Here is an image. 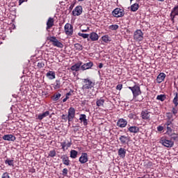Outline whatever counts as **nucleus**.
<instances>
[{"label":"nucleus","mask_w":178,"mask_h":178,"mask_svg":"<svg viewBox=\"0 0 178 178\" xmlns=\"http://www.w3.org/2000/svg\"><path fill=\"white\" fill-rule=\"evenodd\" d=\"M104 104H105V99H104L102 97L97 99L96 101L97 106H102V108H104Z\"/></svg>","instance_id":"obj_27"},{"label":"nucleus","mask_w":178,"mask_h":178,"mask_svg":"<svg viewBox=\"0 0 178 178\" xmlns=\"http://www.w3.org/2000/svg\"><path fill=\"white\" fill-rule=\"evenodd\" d=\"M172 103L174 104L175 108H177L178 106V93L175 94V96L172 100Z\"/></svg>","instance_id":"obj_34"},{"label":"nucleus","mask_w":178,"mask_h":178,"mask_svg":"<svg viewBox=\"0 0 178 178\" xmlns=\"http://www.w3.org/2000/svg\"><path fill=\"white\" fill-rule=\"evenodd\" d=\"M76 116V109L73 107H70L68 109V122H70L74 119Z\"/></svg>","instance_id":"obj_9"},{"label":"nucleus","mask_w":178,"mask_h":178,"mask_svg":"<svg viewBox=\"0 0 178 178\" xmlns=\"http://www.w3.org/2000/svg\"><path fill=\"white\" fill-rule=\"evenodd\" d=\"M47 116H49V111H45L44 113H42V114H39L38 116V119L39 120H42V119H44V118H47Z\"/></svg>","instance_id":"obj_28"},{"label":"nucleus","mask_w":178,"mask_h":178,"mask_svg":"<svg viewBox=\"0 0 178 178\" xmlns=\"http://www.w3.org/2000/svg\"><path fill=\"white\" fill-rule=\"evenodd\" d=\"M64 31L66 35L72 37V35H73V25L70 23L65 24L64 26Z\"/></svg>","instance_id":"obj_5"},{"label":"nucleus","mask_w":178,"mask_h":178,"mask_svg":"<svg viewBox=\"0 0 178 178\" xmlns=\"http://www.w3.org/2000/svg\"><path fill=\"white\" fill-rule=\"evenodd\" d=\"M65 98H66L67 99H69V96H67V95H66Z\"/></svg>","instance_id":"obj_57"},{"label":"nucleus","mask_w":178,"mask_h":178,"mask_svg":"<svg viewBox=\"0 0 178 178\" xmlns=\"http://www.w3.org/2000/svg\"><path fill=\"white\" fill-rule=\"evenodd\" d=\"M47 40L49 41V42L52 43L53 47H56L57 48H63V44L59 42L56 37L50 36L47 38Z\"/></svg>","instance_id":"obj_4"},{"label":"nucleus","mask_w":178,"mask_h":178,"mask_svg":"<svg viewBox=\"0 0 178 178\" xmlns=\"http://www.w3.org/2000/svg\"><path fill=\"white\" fill-rule=\"evenodd\" d=\"M128 131H129V133H134V134H137V133L140 131V128L136 126L129 127L128 128Z\"/></svg>","instance_id":"obj_21"},{"label":"nucleus","mask_w":178,"mask_h":178,"mask_svg":"<svg viewBox=\"0 0 178 178\" xmlns=\"http://www.w3.org/2000/svg\"><path fill=\"white\" fill-rule=\"evenodd\" d=\"M54 22L55 21L54 20V18L49 17L47 22V30H49L51 27H53Z\"/></svg>","instance_id":"obj_23"},{"label":"nucleus","mask_w":178,"mask_h":178,"mask_svg":"<svg viewBox=\"0 0 178 178\" xmlns=\"http://www.w3.org/2000/svg\"><path fill=\"white\" fill-rule=\"evenodd\" d=\"M61 159L63 165L70 166V160H69V157L67 155L62 156Z\"/></svg>","instance_id":"obj_20"},{"label":"nucleus","mask_w":178,"mask_h":178,"mask_svg":"<svg viewBox=\"0 0 178 178\" xmlns=\"http://www.w3.org/2000/svg\"><path fill=\"white\" fill-rule=\"evenodd\" d=\"M68 172L69 170H67V168H64L63 170V173H62L63 176H65V177L67 176Z\"/></svg>","instance_id":"obj_45"},{"label":"nucleus","mask_w":178,"mask_h":178,"mask_svg":"<svg viewBox=\"0 0 178 178\" xmlns=\"http://www.w3.org/2000/svg\"><path fill=\"white\" fill-rule=\"evenodd\" d=\"M66 95H67V97H70V95H72V92H67V93L66 94Z\"/></svg>","instance_id":"obj_54"},{"label":"nucleus","mask_w":178,"mask_h":178,"mask_svg":"<svg viewBox=\"0 0 178 178\" xmlns=\"http://www.w3.org/2000/svg\"><path fill=\"white\" fill-rule=\"evenodd\" d=\"M66 101H67V99L66 97H65L63 99V102H66Z\"/></svg>","instance_id":"obj_55"},{"label":"nucleus","mask_w":178,"mask_h":178,"mask_svg":"<svg viewBox=\"0 0 178 178\" xmlns=\"http://www.w3.org/2000/svg\"><path fill=\"white\" fill-rule=\"evenodd\" d=\"M113 16L114 17H123L124 16V10L116 8L113 12H112Z\"/></svg>","instance_id":"obj_7"},{"label":"nucleus","mask_w":178,"mask_h":178,"mask_svg":"<svg viewBox=\"0 0 178 178\" xmlns=\"http://www.w3.org/2000/svg\"><path fill=\"white\" fill-rule=\"evenodd\" d=\"M5 163H7L8 166H13L14 161L13 160L6 159Z\"/></svg>","instance_id":"obj_41"},{"label":"nucleus","mask_w":178,"mask_h":178,"mask_svg":"<svg viewBox=\"0 0 178 178\" xmlns=\"http://www.w3.org/2000/svg\"><path fill=\"white\" fill-rule=\"evenodd\" d=\"M94 66V63L92 62H89L84 63L83 65H81V70L84 71V70H88V69H91Z\"/></svg>","instance_id":"obj_14"},{"label":"nucleus","mask_w":178,"mask_h":178,"mask_svg":"<svg viewBox=\"0 0 178 178\" xmlns=\"http://www.w3.org/2000/svg\"><path fill=\"white\" fill-rule=\"evenodd\" d=\"M140 117L143 120H151V112L148 111V110H143L140 113Z\"/></svg>","instance_id":"obj_8"},{"label":"nucleus","mask_w":178,"mask_h":178,"mask_svg":"<svg viewBox=\"0 0 178 178\" xmlns=\"http://www.w3.org/2000/svg\"><path fill=\"white\" fill-rule=\"evenodd\" d=\"M24 2V0H19V5H22Z\"/></svg>","instance_id":"obj_53"},{"label":"nucleus","mask_w":178,"mask_h":178,"mask_svg":"<svg viewBox=\"0 0 178 178\" xmlns=\"http://www.w3.org/2000/svg\"><path fill=\"white\" fill-rule=\"evenodd\" d=\"M83 13V7L81 6H76L73 10H72V15L73 16H80Z\"/></svg>","instance_id":"obj_12"},{"label":"nucleus","mask_w":178,"mask_h":178,"mask_svg":"<svg viewBox=\"0 0 178 178\" xmlns=\"http://www.w3.org/2000/svg\"><path fill=\"white\" fill-rule=\"evenodd\" d=\"M84 0H78V2H83Z\"/></svg>","instance_id":"obj_58"},{"label":"nucleus","mask_w":178,"mask_h":178,"mask_svg":"<svg viewBox=\"0 0 178 178\" xmlns=\"http://www.w3.org/2000/svg\"><path fill=\"white\" fill-rule=\"evenodd\" d=\"M99 38V36L97 33L95 32L90 33V39L91 40V41H98Z\"/></svg>","instance_id":"obj_24"},{"label":"nucleus","mask_w":178,"mask_h":178,"mask_svg":"<svg viewBox=\"0 0 178 178\" xmlns=\"http://www.w3.org/2000/svg\"><path fill=\"white\" fill-rule=\"evenodd\" d=\"M102 40L104 42H108L109 41V36L108 35H105L102 37Z\"/></svg>","instance_id":"obj_40"},{"label":"nucleus","mask_w":178,"mask_h":178,"mask_svg":"<svg viewBox=\"0 0 178 178\" xmlns=\"http://www.w3.org/2000/svg\"><path fill=\"white\" fill-rule=\"evenodd\" d=\"M61 149L63 151H66L67 149H69L70 147H72V142L66 140L60 143Z\"/></svg>","instance_id":"obj_10"},{"label":"nucleus","mask_w":178,"mask_h":178,"mask_svg":"<svg viewBox=\"0 0 178 178\" xmlns=\"http://www.w3.org/2000/svg\"><path fill=\"white\" fill-rule=\"evenodd\" d=\"M74 47L76 51H78L79 52L80 51H82L84 49V47L83 46V44H81L79 43H75Z\"/></svg>","instance_id":"obj_30"},{"label":"nucleus","mask_w":178,"mask_h":178,"mask_svg":"<svg viewBox=\"0 0 178 178\" xmlns=\"http://www.w3.org/2000/svg\"><path fill=\"white\" fill-rule=\"evenodd\" d=\"M118 155L120 158H124L126 156V149L121 147L118 150Z\"/></svg>","instance_id":"obj_26"},{"label":"nucleus","mask_w":178,"mask_h":178,"mask_svg":"<svg viewBox=\"0 0 178 178\" xmlns=\"http://www.w3.org/2000/svg\"><path fill=\"white\" fill-rule=\"evenodd\" d=\"M3 140L5 141H15L16 140V136L12 134H7L3 136Z\"/></svg>","instance_id":"obj_17"},{"label":"nucleus","mask_w":178,"mask_h":178,"mask_svg":"<svg viewBox=\"0 0 178 178\" xmlns=\"http://www.w3.org/2000/svg\"><path fill=\"white\" fill-rule=\"evenodd\" d=\"M129 90H131L133 94V101L135 102H141L143 98V96H140L142 94L141 88L140 86L135 84L134 86H128Z\"/></svg>","instance_id":"obj_1"},{"label":"nucleus","mask_w":178,"mask_h":178,"mask_svg":"<svg viewBox=\"0 0 178 178\" xmlns=\"http://www.w3.org/2000/svg\"><path fill=\"white\" fill-rule=\"evenodd\" d=\"M156 99H158V101H161V102H163V101H165V99H166V95H157Z\"/></svg>","instance_id":"obj_35"},{"label":"nucleus","mask_w":178,"mask_h":178,"mask_svg":"<svg viewBox=\"0 0 178 178\" xmlns=\"http://www.w3.org/2000/svg\"><path fill=\"white\" fill-rule=\"evenodd\" d=\"M104 67V64L102 63H100L99 64V69H102Z\"/></svg>","instance_id":"obj_50"},{"label":"nucleus","mask_w":178,"mask_h":178,"mask_svg":"<svg viewBox=\"0 0 178 178\" xmlns=\"http://www.w3.org/2000/svg\"><path fill=\"white\" fill-rule=\"evenodd\" d=\"M119 140L121 144H127V143L130 140V137L122 135V136H120V137L119 138Z\"/></svg>","instance_id":"obj_19"},{"label":"nucleus","mask_w":178,"mask_h":178,"mask_svg":"<svg viewBox=\"0 0 178 178\" xmlns=\"http://www.w3.org/2000/svg\"><path fill=\"white\" fill-rule=\"evenodd\" d=\"M61 119H62V120H64V122H67V120H69L68 115L67 116V115H65V114H63V115L61 116Z\"/></svg>","instance_id":"obj_44"},{"label":"nucleus","mask_w":178,"mask_h":178,"mask_svg":"<svg viewBox=\"0 0 178 178\" xmlns=\"http://www.w3.org/2000/svg\"><path fill=\"white\" fill-rule=\"evenodd\" d=\"M79 152L74 149H72L70 151V158H72V159H76L77 158Z\"/></svg>","instance_id":"obj_33"},{"label":"nucleus","mask_w":178,"mask_h":178,"mask_svg":"<svg viewBox=\"0 0 178 178\" xmlns=\"http://www.w3.org/2000/svg\"><path fill=\"white\" fill-rule=\"evenodd\" d=\"M83 83L82 90H91L94 88V86H95V82H93L88 78L83 79Z\"/></svg>","instance_id":"obj_2"},{"label":"nucleus","mask_w":178,"mask_h":178,"mask_svg":"<svg viewBox=\"0 0 178 178\" xmlns=\"http://www.w3.org/2000/svg\"><path fill=\"white\" fill-rule=\"evenodd\" d=\"M1 178H10V176H9V173L8 172H4L2 175Z\"/></svg>","instance_id":"obj_47"},{"label":"nucleus","mask_w":178,"mask_h":178,"mask_svg":"<svg viewBox=\"0 0 178 178\" xmlns=\"http://www.w3.org/2000/svg\"><path fill=\"white\" fill-rule=\"evenodd\" d=\"M160 144H162L166 148H172L175 145V142L166 138V137H162L160 139Z\"/></svg>","instance_id":"obj_3"},{"label":"nucleus","mask_w":178,"mask_h":178,"mask_svg":"<svg viewBox=\"0 0 178 178\" xmlns=\"http://www.w3.org/2000/svg\"><path fill=\"white\" fill-rule=\"evenodd\" d=\"M128 118H129V119H133L134 118L133 113H129V115H128Z\"/></svg>","instance_id":"obj_52"},{"label":"nucleus","mask_w":178,"mask_h":178,"mask_svg":"<svg viewBox=\"0 0 178 178\" xmlns=\"http://www.w3.org/2000/svg\"><path fill=\"white\" fill-rule=\"evenodd\" d=\"M122 88H123L122 84H118L116 86V90H119L120 91V90H122Z\"/></svg>","instance_id":"obj_48"},{"label":"nucleus","mask_w":178,"mask_h":178,"mask_svg":"<svg viewBox=\"0 0 178 178\" xmlns=\"http://www.w3.org/2000/svg\"><path fill=\"white\" fill-rule=\"evenodd\" d=\"M157 130H158V131H163V127H162V126L157 127Z\"/></svg>","instance_id":"obj_49"},{"label":"nucleus","mask_w":178,"mask_h":178,"mask_svg":"<svg viewBox=\"0 0 178 178\" xmlns=\"http://www.w3.org/2000/svg\"><path fill=\"white\" fill-rule=\"evenodd\" d=\"M81 65H83V62L79 61L74 65L71 66L70 69L72 70V72H79V70H80V67H81Z\"/></svg>","instance_id":"obj_16"},{"label":"nucleus","mask_w":178,"mask_h":178,"mask_svg":"<svg viewBox=\"0 0 178 178\" xmlns=\"http://www.w3.org/2000/svg\"><path fill=\"white\" fill-rule=\"evenodd\" d=\"M88 41H90V39H89V38H88Z\"/></svg>","instance_id":"obj_59"},{"label":"nucleus","mask_w":178,"mask_h":178,"mask_svg":"<svg viewBox=\"0 0 178 178\" xmlns=\"http://www.w3.org/2000/svg\"><path fill=\"white\" fill-rule=\"evenodd\" d=\"M131 1H133V0H130Z\"/></svg>","instance_id":"obj_60"},{"label":"nucleus","mask_w":178,"mask_h":178,"mask_svg":"<svg viewBox=\"0 0 178 178\" xmlns=\"http://www.w3.org/2000/svg\"><path fill=\"white\" fill-rule=\"evenodd\" d=\"M79 161L80 163H87L88 162V154L87 153H82Z\"/></svg>","instance_id":"obj_15"},{"label":"nucleus","mask_w":178,"mask_h":178,"mask_svg":"<svg viewBox=\"0 0 178 178\" xmlns=\"http://www.w3.org/2000/svg\"><path fill=\"white\" fill-rule=\"evenodd\" d=\"M110 30L115 31L119 29V25L118 24H113L109 26Z\"/></svg>","instance_id":"obj_39"},{"label":"nucleus","mask_w":178,"mask_h":178,"mask_svg":"<svg viewBox=\"0 0 178 178\" xmlns=\"http://www.w3.org/2000/svg\"><path fill=\"white\" fill-rule=\"evenodd\" d=\"M54 90H59L60 88V80H56V82L53 84Z\"/></svg>","instance_id":"obj_32"},{"label":"nucleus","mask_w":178,"mask_h":178,"mask_svg":"<svg viewBox=\"0 0 178 178\" xmlns=\"http://www.w3.org/2000/svg\"><path fill=\"white\" fill-rule=\"evenodd\" d=\"M172 113L176 116L177 115V109L176 108V106L172 107Z\"/></svg>","instance_id":"obj_46"},{"label":"nucleus","mask_w":178,"mask_h":178,"mask_svg":"<svg viewBox=\"0 0 178 178\" xmlns=\"http://www.w3.org/2000/svg\"><path fill=\"white\" fill-rule=\"evenodd\" d=\"M139 8H140V5L137 3H135L131 6V12H137Z\"/></svg>","instance_id":"obj_29"},{"label":"nucleus","mask_w":178,"mask_h":178,"mask_svg":"<svg viewBox=\"0 0 178 178\" xmlns=\"http://www.w3.org/2000/svg\"><path fill=\"white\" fill-rule=\"evenodd\" d=\"M172 140H174V141H178V134H172L171 135Z\"/></svg>","instance_id":"obj_43"},{"label":"nucleus","mask_w":178,"mask_h":178,"mask_svg":"<svg viewBox=\"0 0 178 178\" xmlns=\"http://www.w3.org/2000/svg\"><path fill=\"white\" fill-rule=\"evenodd\" d=\"M29 172H31V173H35V169L31 168L29 170Z\"/></svg>","instance_id":"obj_51"},{"label":"nucleus","mask_w":178,"mask_h":178,"mask_svg":"<svg viewBox=\"0 0 178 178\" xmlns=\"http://www.w3.org/2000/svg\"><path fill=\"white\" fill-rule=\"evenodd\" d=\"M79 120L81 123L83 124V126H87V124H88V122H87V115H86V114H81L79 115Z\"/></svg>","instance_id":"obj_18"},{"label":"nucleus","mask_w":178,"mask_h":178,"mask_svg":"<svg viewBox=\"0 0 178 178\" xmlns=\"http://www.w3.org/2000/svg\"><path fill=\"white\" fill-rule=\"evenodd\" d=\"M60 97H62V95L60 93L55 94L51 97V99H53L54 101H58V100H59V98H60Z\"/></svg>","instance_id":"obj_37"},{"label":"nucleus","mask_w":178,"mask_h":178,"mask_svg":"<svg viewBox=\"0 0 178 178\" xmlns=\"http://www.w3.org/2000/svg\"><path fill=\"white\" fill-rule=\"evenodd\" d=\"M165 116L167 118V121L173 122L175 120L173 119V113L170 112L166 113Z\"/></svg>","instance_id":"obj_31"},{"label":"nucleus","mask_w":178,"mask_h":178,"mask_svg":"<svg viewBox=\"0 0 178 178\" xmlns=\"http://www.w3.org/2000/svg\"><path fill=\"white\" fill-rule=\"evenodd\" d=\"M46 76H47V79H49V80H54V79L56 78L55 72H54V71H49V72L46 74Z\"/></svg>","instance_id":"obj_25"},{"label":"nucleus","mask_w":178,"mask_h":178,"mask_svg":"<svg viewBox=\"0 0 178 178\" xmlns=\"http://www.w3.org/2000/svg\"><path fill=\"white\" fill-rule=\"evenodd\" d=\"M54 156H56V151L55 149L51 150L49 152L48 158H54Z\"/></svg>","instance_id":"obj_36"},{"label":"nucleus","mask_w":178,"mask_h":178,"mask_svg":"<svg viewBox=\"0 0 178 178\" xmlns=\"http://www.w3.org/2000/svg\"><path fill=\"white\" fill-rule=\"evenodd\" d=\"M165 77H166V74L163 72L160 73L156 78L157 83H162L163 80H165Z\"/></svg>","instance_id":"obj_22"},{"label":"nucleus","mask_w":178,"mask_h":178,"mask_svg":"<svg viewBox=\"0 0 178 178\" xmlns=\"http://www.w3.org/2000/svg\"><path fill=\"white\" fill-rule=\"evenodd\" d=\"M134 40H135V41H143V40H144V33L141 30L138 29L134 32Z\"/></svg>","instance_id":"obj_6"},{"label":"nucleus","mask_w":178,"mask_h":178,"mask_svg":"<svg viewBox=\"0 0 178 178\" xmlns=\"http://www.w3.org/2000/svg\"><path fill=\"white\" fill-rule=\"evenodd\" d=\"M117 126L121 129L126 127L127 126V120L124 118H120L117 122Z\"/></svg>","instance_id":"obj_13"},{"label":"nucleus","mask_w":178,"mask_h":178,"mask_svg":"<svg viewBox=\"0 0 178 178\" xmlns=\"http://www.w3.org/2000/svg\"><path fill=\"white\" fill-rule=\"evenodd\" d=\"M156 1H158V2H164L165 1V0H156Z\"/></svg>","instance_id":"obj_56"},{"label":"nucleus","mask_w":178,"mask_h":178,"mask_svg":"<svg viewBox=\"0 0 178 178\" xmlns=\"http://www.w3.org/2000/svg\"><path fill=\"white\" fill-rule=\"evenodd\" d=\"M44 66H45V61H39L37 64V67H39V69L44 67Z\"/></svg>","instance_id":"obj_38"},{"label":"nucleus","mask_w":178,"mask_h":178,"mask_svg":"<svg viewBox=\"0 0 178 178\" xmlns=\"http://www.w3.org/2000/svg\"><path fill=\"white\" fill-rule=\"evenodd\" d=\"M78 35H79V37H82V38H88V37H90V35L87 33H79Z\"/></svg>","instance_id":"obj_42"},{"label":"nucleus","mask_w":178,"mask_h":178,"mask_svg":"<svg viewBox=\"0 0 178 178\" xmlns=\"http://www.w3.org/2000/svg\"><path fill=\"white\" fill-rule=\"evenodd\" d=\"M164 127H166L168 134H172V129H173V122L172 121H167L164 124Z\"/></svg>","instance_id":"obj_11"}]
</instances>
